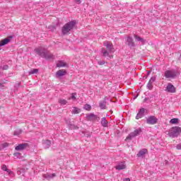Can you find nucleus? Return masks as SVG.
<instances>
[{
  "instance_id": "37",
  "label": "nucleus",
  "mask_w": 181,
  "mask_h": 181,
  "mask_svg": "<svg viewBox=\"0 0 181 181\" xmlns=\"http://www.w3.org/2000/svg\"><path fill=\"white\" fill-rule=\"evenodd\" d=\"M9 69V66L8 65H4L2 67V70H8Z\"/></svg>"
},
{
  "instance_id": "20",
  "label": "nucleus",
  "mask_w": 181,
  "mask_h": 181,
  "mask_svg": "<svg viewBox=\"0 0 181 181\" xmlns=\"http://www.w3.org/2000/svg\"><path fill=\"white\" fill-rule=\"evenodd\" d=\"M11 42V38H5L0 41V46H5V45H8Z\"/></svg>"
},
{
  "instance_id": "30",
  "label": "nucleus",
  "mask_w": 181,
  "mask_h": 181,
  "mask_svg": "<svg viewBox=\"0 0 181 181\" xmlns=\"http://www.w3.org/2000/svg\"><path fill=\"white\" fill-rule=\"evenodd\" d=\"M84 110H86V111H90V110H91V105H88V104H86L84 105Z\"/></svg>"
},
{
  "instance_id": "8",
  "label": "nucleus",
  "mask_w": 181,
  "mask_h": 181,
  "mask_svg": "<svg viewBox=\"0 0 181 181\" xmlns=\"http://www.w3.org/2000/svg\"><path fill=\"white\" fill-rule=\"evenodd\" d=\"M104 46L106 47V48L107 49L108 52H110V53L114 52V46L112 45V43L110 42H106L104 43Z\"/></svg>"
},
{
  "instance_id": "21",
  "label": "nucleus",
  "mask_w": 181,
  "mask_h": 181,
  "mask_svg": "<svg viewBox=\"0 0 181 181\" xmlns=\"http://www.w3.org/2000/svg\"><path fill=\"white\" fill-rule=\"evenodd\" d=\"M134 39H136V40H137V42H141V43H142L143 45L145 43V42H146V40H145V39L134 35Z\"/></svg>"
},
{
  "instance_id": "31",
  "label": "nucleus",
  "mask_w": 181,
  "mask_h": 181,
  "mask_svg": "<svg viewBox=\"0 0 181 181\" xmlns=\"http://www.w3.org/2000/svg\"><path fill=\"white\" fill-rule=\"evenodd\" d=\"M179 119L174 118V119H171L170 121V124H177Z\"/></svg>"
},
{
  "instance_id": "11",
  "label": "nucleus",
  "mask_w": 181,
  "mask_h": 181,
  "mask_svg": "<svg viewBox=\"0 0 181 181\" xmlns=\"http://www.w3.org/2000/svg\"><path fill=\"white\" fill-rule=\"evenodd\" d=\"M148 153V149L143 148L139 151L137 153L138 158H145V156Z\"/></svg>"
},
{
  "instance_id": "17",
  "label": "nucleus",
  "mask_w": 181,
  "mask_h": 181,
  "mask_svg": "<svg viewBox=\"0 0 181 181\" xmlns=\"http://www.w3.org/2000/svg\"><path fill=\"white\" fill-rule=\"evenodd\" d=\"M102 53H103L104 57H107V59H111V54H110L112 52H110V51H107V49L103 48Z\"/></svg>"
},
{
  "instance_id": "25",
  "label": "nucleus",
  "mask_w": 181,
  "mask_h": 181,
  "mask_svg": "<svg viewBox=\"0 0 181 181\" xmlns=\"http://www.w3.org/2000/svg\"><path fill=\"white\" fill-rule=\"evenodd\" d=\"M106 105L107 102L105 100H102L99 104V107L101 108V110H105Z\"/></svg>"
},
{
  "instance_id": "28",
  "label": "nucleus",
  "mask_w": 181,
  "mask_h": 181,
  "mask_svg": "<svg viewBox=\"0 0 181 181\" xmlns=\"http://www.w3.org/2000/svg\"><path fill=\"white\" fill-rule=\"evenodd\" d=\"M59 103L61 104V105H66V104H67V100L65 99H59Z\"/></svg>"
},
{
  "instance_id": "23",
  "label": "nucleus",
  "mask_w": 181,
  "mask_h": 181,
  "mask_svg": "<svg viewBox=\"0 0 181 181\" xmlns=\"http://www.w3.org/2000/svg\"><path fill=\"white\" fill-rule=\"evenodd\" d=\"M66 66H67V64L64 61H59L57 64V67H66Z\"/></svg>"
},
{
  "instance_id": "43",
  "label": "nucleus",
  "mask_w": 181,
  "mask_h": 181,
  "mask_svg": "<svg viewBox=\"0 0 181 181\" xmlns=\"http://www.w3.org/2000/svg\"><path fill=\"white\" fill-rule=\"evenodd\" d=\"M150 74H151L150 71L147 72V76H149Z\"/></svg>"
},
{
  "instance_id": "33",
  "label": "nucleus",
  "mask_w": 181,
  "mask_h": 181,
  "mask_svg": "<svg viewBox=\"0 0 181 181\" xmlns=\"http://www.w3.org/2000/svg\"><path fill=\"white\" fill-rule=\"evenodd\" d=\"M156 81V78L155 76H153L151 78L148 82L151 83V84H153V83H155Z\"/></svg>"
},
{
  "instance_id": "26",
  "label": "nucleus",
  "mask_w": 181,
  "mask_h": 181,
  "mask_svg": "<svg viewBox=\"0 0 181 181\" xmlns=\"http://www.w3.org/2000/svg\"><path fill=\"white\" fill-rule=\"evenodd\" d=\"M68 127L70 129H78V127H77L71 123H68Z\"/></svg>"
},
{
  "instance_id": "13",
  "label": "nucleus",
  "mask_w": 181,
  "mask_h": 181,
  "mask_svg": "<svg viewBox=\"0 0 181 181\" xmlns=\"http://www.w3.org/2000/svg\"><path fill=\"white\" fill-rule=\"evenodd\" d=\"M144 114H145V108H141L139 113L136 116V119H139V118H142V117H144Z\"/></svg>"
},
{
  "instance_id": "1",
  "label": "nucleus",
  "mask_w": 181,
  "mask_h": 181,
  "mask_svg": "<svg viewBox=\"0 0 181 181\" xmlns=\"http://www.w3.org/2000/svg\"><path fill=\"white\" fill-rule=\"evenodd\" d=\"M35 52L38 56H40V57H42L43 59H46V60H51L54 57L53 54L46 50L43 47L35 48Z\"/></svg>"
},
{
  "instance_id": "27",
  "label": "nucleus",
  "mask_w": 181,
  "mask_h": 181,
  "mask_svg": "<svg viewBox=\"0 0 181 181\" xmlns=\"http://www.w3.org/2000/svg\"><path fill=\"white\" fill-rule=\"evenodd\" d=\"M9 146L8 143H3L0 144V151H2V149H5V148H8Z\"/></svg>"
},
{
  "instance_id": "2",
  "label": "nucleus",
  "mask_w": 181,
  "mask_h": 181,
  "mask_svg": "<svg viewBox=\"0 0 181 181\" xmlns=\"http://www.w3.org/2000/svg\"><path fill=\"white\" fill-rule=\"evenodd\" d=\"M180 134H181V128L179 127H175L171 128L168 131L167 135H168V136H170V138H176L179 136Z\"/></svg>"
},
{
  "instance_id": "40",
  "label": "nucleus",
  "mask_w": 181,
  "mask_h": 181,
  "mask_svg": "<svg viewBox=\"0 0 181 181\" xmlns=\"http://www.w3.org/2000/svg\"><path fill=\"white\" fill-rule=\"evenodd\" d=\"M123 181H131V179H129V178H124V179H123Z\"/></svg>"
},
{
  "instance_id": "29",
  "label": "nucleus",
  "mask_w": 181,
  "mask_h": 181,
  "mask_svg": "<svg viewBox=\"0 0 181 181\" xmlns=\"http://www.w3.org/2000/svg\"><path fill=\"white\" fill-rule=\"evenodd\" d=\"M39 71L37 69H33L29 71V74H36Z\"/></svg>"
},
{
  "instance_id": "41",
  "label": "nucleus",
  "mask_w": 181,
  "mask_h": 181,
  "mask_svg": "<svg viewBox=\"0 0 181 181\" xmlns=\"http://www.w3.org/2000/svg\"><path fill=\"white\" fill-rule=\"evenodd\" d=\"M76 2H77V4H81V0H75Z\"/></svg>"
},
{
  "instance_id": "35",
  "label": "nucleus",
  "mask_w": 181,
  "mask_h": 181,
  "mask_svg": "<svg viewBox=\"0 0 181 181\" xmlns=\"http://www.w3.org/2000/svg\"><path fill=\"white\" fill-rule=\"evenodd\" d=\"M153 83H151V82H148L147 83V88L148 90H152V88H153V86L152 85Z\"/></svg>"
},
{
  "instance_id": "12",
  "label": "nucleus",
  "mask_w": 181,
  "mask_h": 181,
  "mask_svg": "<svg viewBox=\"0 0 181 181\" xmlns=\"http://www.w3.org/2000/svg\"><path fill=\"white\" fill-rule=\"evenodd\" d=\"M126 40L127 42V46H129V47H135V43L134 42V39H132V37L128 36L126 37Z\"/></svg>"
},
{
  "instance_id": "32",
  "label": "nucleus",
  "mask_w": 181,
  "mask_h": 181,
  "mask_svg": "<svg viewBox=\"0 0 181 181\" xmlns=\"http://www.w3.org/2000/svg\"><path fill=\"white\" fill-rule=\"evenodd\" d=\"M22 134V131L21 129H17L14 132V135L16 136H18L21 135Z\"/></svg>"
},
{
  "instance_id": "38",
  "label": "nucleus",
  "mask_w": 181,
  "mask_h": 181,
  "mask_svg": "<svg viewBox=\"0 0 181 181\" xmlns=\"http://www.w3.org/2000/svg\"><path fill=\"white\" fill-rule=\"evenodd\" d=\"M98 63L100 66H103L105 64V62L104 61H99Z\"/></svg>"
},
{
  "instance_id": "14",
  "label": "nucleus",
  "mask_w": 181,
  "mask_h": 181,
  "mask_svg": "<svg viewBox=\"0 0 181 181\" xmlns=\"http://www.w3.org/2000/svg\"><path fill=\"white\" fill-rule=\"evenodd\" d=\"M115 169H117V170H122V169H127V165L125 163H120L116 165Z\"/></svg>"
},
{
  "instance_id": "19",
  "label": "nucleus",
  "mask_w": 181,
  "mask_h": 181,
  "mask_svg": "<svg viewBox=\"0 0 181 181\" xmlns=\"http://www.w3.org/2000/svg\"><path fill=\"white\" fill-rule=\"evenodd\" d=\"M44 177L49 180V179H53L56 177V173H52V174L47 173L44 175Z\"/></svg>"
},
{
  "instance_id": "9",
  "label": "nucleus",
  "mask_w": 181,
  "mask_h": 181,
  "mask_svg": "<svg viewBox=\"0 0 181 181\" xmlns=\"http://www.w3.org/2000/svg\"><path fill=\"white\" fill-rule=\"evenodd\" d=\"M165 91H167V93H176V88H175V86L172 83H168Z\"/></svg>"
},
{
  "instance_id": "10",
  "label": "nucleus",
  "mask_w": 181,
  "mask_h": 181,
  "mask_svg": "<svg viewBox=\"0 0 181 181\" xmlns=\"http://www.w3.org/2000/svg\"><path fill=\"white\" fill-rule=\"evenodd\" d=\"M29 145L26 143L18 144L15 147L16 151H23V149H26L27 146Z\"/></svg>"
},
{
  "instance_id": "39",
  "label": "nucleus",
  "mask_w": 181,
  "mask_h": 181,
  "mask_svg": "<svg viewBox=\"0 0 181 181\" xmlns=\"http://www.w3.org/2000/svg\"><path fill=\"white\" fill-rule=\"evenodd\" d=\"M14 156H21V153H19V152H17V153H14Z\"/></svg>"
},
{
  "instance_id": "36",
  "label": "nucleus",
  "mask_w": 181,
  "mask_h": 181,
  "mask_svg": "<svg viewBox=\"0 0 181 181\" xmlns=\"http://www.w3.org/2000/svg\"><path fill=\"white\" fill-rule=\"evenodd\" d=\"M69 100H76V93H72L71 96L69 98Z\"/></svg>"
},
{
  "instance_id": "34",
  "label": "nucleus",
  "mask_w": 181,
  "mask_h": 181,
  "mask_svg": "<svg viewBox=\"0 0 181 181\" xmlns=\"http://www.w3.org/2000/svg\"><path fill=\"white\" fill-rule=\"evenodd\" d=\"M156 81V78L155 76H153L151 78L148 82L151 83V84H153V83H155Z\"/></svg>"
},
{
  "instance_id": "16",
  "label": "nucleus",
  "mask_w": 181,
  "mask_h": 181,
  "mask_svg": "<svg viewBox=\"0 0 181 181\" xmlns=\"http://www.w3.org/2000/svg\"><path fill=\"white\" fill-rule=\"evenodd\" d=\"M66 73V70L60 69L56 73V77H63Z\"/></svg>"
},
{
  "instance_id": "5",
  "label": "nucleus",
  "mask_w": 181,
  "mask_h": 181,
  "mask_svg": "<svg viewBox=\"0 0 181 181\" xmlns=\"http://www.w3.org/2000/svg\"><path fill=\"white\" fill-rule=\"evenodd\" d=\"M141 132H142V129H141V128H139L134 130V132H131L126 138V140L128 141V140L134 139V138H135L136 136H138V135H139V134H141Z\"/></svg>"
},
{
  "instance_id": "3",
  "label": "nucleus",
  "mask_w": 181,
  "mask_h": 181,
  "mask_svg": "<svg viewBox=\"0 0 181 181\" xmlns=\"http://www.w3.org/2000/svg\"><path fill=\"white\" fill-rule=\"evenodd\" d=\"M74 26H76V21H74L66 23L62 28L63 35H67L69 32L74 28Z\"/></svg>"
},
{
  "instance_id": "22",
  "label": "nucleus",
  "mask_w": 181,
  "mask_h": 181,
  "mask_svg": "<svg viewBox=\"0 0 181 181\" xmlns=\"http://www.w3.org/2000/svg\"><path fill=\"white\" fill-rule=\"evenodd\" d=\"M100 124L105 128L108 126V121H107V119L105 117H103L101 119Z\"/></svg>"
},
{
  "instance_id": "7",
  "label": "nucleus",
  "mask_w": 181,
  "mask_h": 181,
  "mask_svg": "<svg viewBox=\"0 0 181 181\" xmlns=\"http://www.w3.org/2000/svg\"><path fill=\"white\" fill-rule=\"evenodd\" d=\"M98 116L93 114V113H90V114H88L86 115V119L87 121H97V119H98Z\"/></svg>"
},
{
  "instance_id": "15",
  "label": "nucleus",
  "mask_w": 181,
  "mask_h": 181,
  "mask_svg": "<svg viewBox=\"0 0 181 181\" xmlns=\"http://www.w3.org/2000/svg\"><path fill=\"white\" fill-rule=\"evenodd\" d=\"M2 170H4V172H7V173L10 175V176H13V172H12L11 170L8 169V167H6V165H3L1 167Z\"/></svg>"
},
{
  "instance_id": "6",
  "label": "nucleus",
  "mask_w": 181,
  "mask_h": 181,
  "mask_svg": "<svg viewBox=\"0 0 181 181\" xmlns=\"http://www.w3.org/2000/svg\"><path fill=\"white\" fill-rule=\"evenodd\" d=\"M146 123L149 125H155L158 124V119L155 116H149L146 118Z\"/></svg>"
},
{
  "instance_id": "24",
  "label": "nucleus",
  "mask_w": 181,
  "mask_h": 181,
  "mask_svg": "<svg viewBox=\"0 0 181 181\" xmlns=\"http://www.w3.org/2000/svg\"><path fill=\"white\" fill-rule=\"evenodd\" d=\"M71 112H72V114H80L81 112V109H80L77 107H74Z\"/></svg>"
},
{
  "instance_id": "42",
  "label": "nucleus",
  "mask_w": 181,
  "mask_h": 181,
  "mask_svg": "<svg viewBox=\"0 0 181 181\" xmlns=\"http://www.w3.org/2000/svg\"><path fill=\"white\" fill-rule=\"evenodd\" d=\"M2 87H4V83H0V88H2Z\"/></svg>"
},
{
  "instance_id": "18",
  "label": "nucleus",
  "mask_w": 181,
  "mask_h": 181,
  "mask_svg": "<svg viewBox=\"0 0 181 181\" xmlns=\"http://www.w3.org/2000/svg\"><path fill=\"white\" fill-rule=\"evenodd\" d=\"M42 144L45 149H48V148H50V145H52V141L49 140H43Z\"/></svg>"
},
{
  "instance_id": "4",
  "label": "nucleus",
  "mask_w": 181,
  "mask_h": 181,
  "mask_svg": "<svg viewBox=\"0 0 181 181\" xmlns=\"http://www.w3.org/2000/svg\"><path fill=\"white\" fill-rule=\"evenodd\" d=\"M165 78H176L179 76V71L175 69L167 70L164 72Z\"/></svg>"
}]
</instances>
